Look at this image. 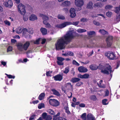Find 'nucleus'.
<instances>
[{"instance_id": "obj_16", "label": "nucleus", "mask_w": 120, "mask_h": 120, "mask_svg": "<svg viewBox=\"0 0 120 120\" xmlns=\"http://www.w3.org/2000/svg\"><path fill=\"white\" fill-rule=\"evenodd\" d=\"M70 16L71 18L74 17L76 15L75 9L73 8H71L70 10Z\"/></svg>"}, {"instance_id": "obj_14", "label": "nucleus", "mask_w": 120, "mask_h": 120, "mask_svg": "<svg viewBox=\"0 0 120 120\" xmlns=\"http://www.w3.org/2000/svg\"><path fill=\"white\" fill-rule=\"evenodd\" d=\"M57 63L59 65H63L64 63L63 61L65 60V59L62 57H58L57 58Z\"/></svg>"}, {"instance_id": "obj_31", "label": "nucleus", "mask_w": 120, "mask_h": 120, "mask_svg": "<svg viewBox=\"0 0 120 120\" xmlns=\"http://www.w3.org/2000/svg\"><path fill=\"white\" fill-rule=\"evenodd\" d=\"M102 80H100L99 82L100 83L98 84V85L100 87L104 88L105 87V85L102 84Z\"/></svg>"}, {"instance_id": "obj_19", "label": "nucleus", "mask_w": 120, "mask_h": 120, "mask_svg": "<svg viewBox=\"0 0 120 120\" xmlns=\"http://www.w3.org/2000/svg\"><path fill=\"white\" fill-rule=\"evenodd\" d=\"M54 79L56 81H60L62 79V76L60 75H57L53 77Z\"/></svg>"}, {"instance_id": "obj_60", "label": "nucleus", "mask_w": 120, "mask_h": 120, "mask_svg": "<svg viewBox=\"0 0 120 120\" xmlns=\"http://www.w3.org/2000/svg\"><path fill=\"white\" fill-rule=\"evenodd\" d=\"M79 106L81 107H85V105L84 103H81L79 105Z\"/></svg>"}, {"instance_id": "obj_39", "label": "nucleus", "mask_w": 120, "mask_h": 120, "mask_svg": "<svg viewBox=\"0 0 120 120\" xmlns=\"http://www.w3.org/2000/svg\"><path fill=\"white\" fill-rule=\"evenodd\" d=\"M65 86L67 88H72V85H71V83H68L65 84Z\"/></svg>"}, {"instance_id": "obj_48", "label": "nucleus", "mask_w": 120, "mask_h": 120, "mask_svg": "<svg viewBox=\"0 0 120 120\" xmlns=\"http://www.w3.org/2000/svg\"><path fill=\"white\" fill-rule=\"evenodd\" d=\"M72 63L73 64L77 66H78L79 65V64L75 60L73 61Z\"/></svg>"}, {"instance_id": "obj_47", "label": "nucleus", "mask_w": 120, "mask_h": 120, "mask_svg": "<svg viewBox=\"0 0 120 120\" xmlns=\"http://www.w3.org/2000/svg\"><path fill=\"white\" fill-rule=\"evenodd\" d=\"M90 98L91 100H93L94 101H95L96 100L97 98L95 96L92 95L90 96Z\"/></svg>"}, {"instance_id": "obj_38", "label": "nucleus", "mask_w": 120, "mask_h": 120, "mask_svg": "<svg viewBox=\"0 0 120 120\" xmlns=\"http://www.w3.org/2000/svg\"><path fill=\"white\" fill-rule=\"evenodd\" d=\"M112 6L110 5H107L105 7V9L106 10L110 9H112Z\"/></svg>"}, {"instance_id": "obj_45", "label": "nucleus", "mask_w": 120, "mask_h": 120, "mask_svg": "<svg viewBox=\"0 0 120 120\" xmlns=\"http://www.w3.org/2000/svg\"><path fill=\"white\" fill-rule=\"evenodd\" d=\"M44 107V105L43 103L39 104L38 106V108L39 109H41Z\"/></svg>"}, {"instance_id": "obj_29", "label": "nucleus", "mask_w": 120, "mask_h": 120, "mask_svg": "<svg viewBox=\"0 0 120 120\" xmlns=\"http://www.w3.org/2000/svg\"><path fill=\"white\" fill-rule=\"evenodd\" d=\"M80 80V79L78 78H73L71 80V81L73 83L77 82Z\"/></svg>"}, {"instance_id": "obj_53", "label": "nucleus", "mask_w": 120, "mask_h": 120, "mask_svg": "<svg viewBox=\"0 0 120 120\" xmlns=\"http://www.w3.org/2000/svg\"><path fill=\"white\" fill-rule=\"evenodd\" d=\"M12 50V47L11 46H9L8 48L7 51L8 52L11 51Z\"/></svg>"}, {"instance_id": "obj_2", "label": "nucleus", "mask_w": 120, "mask_h": 120, "mask_svg": "<svg viewBox=\"0 0 120 120\" xmlns=\"http://www.w3.org/2000/svg\"><path fill=\"white\" fill-rule=\"evenodd\" d=\"M90 69L92 70H97L98 68L100 69H102L101 71L102 73L104 74H108L109 72L110 73L112 72L111 70V68L109 64H107L105 67L101 64L99 65V66L95 64H92L90 66Z\"/></svg>"}, {"instance_id": "obj_58", "label": "nucleus", "mask_w": 120, "mask_h": 120, "mask_svg": "<svg viewBox=\"0 0 120 120\" xmlns=\"http://www.w3.org/2000/svg\"><path fill=\"white\" fill-rule=\"evenodd\" d=\"M59 117H58L56 116L55 115L54 116L53 120H59Z\"/></svg>"}, {"instance_id": "obj_51", "label": "nucleus", "mask_w": 120, "mask_h": 120, "mask_svg": "<svg viewBox=\"0 0 120 120\" xmlns=\"http://www.w3.org/2000/svg\"><path fill=\"white\" fill-rule=\"evenodd\" d=\"M67 52V53L68 54V56H73L74 55V54L71 51H68Z\"/></svg>"}, {"instance_id": "obj_59", "label": "nucleus", "mask_w": 120, "mask_h": 120, "mask_svg": "<svg viewBox=\"0 0 120 120\" xmlns=\"http://www.w3.org/2000/svg\"><path fill=\"white\" fill-rule=\"evenodd\" d=\"M28 32L29 33L31 34H32L33 32L32 29L31 28L29 29V30H28Z\"/></svg>"}, {"instance_id": "obj_35", "label": "nucleus", "mask_w": 120, "mask_h": 120, "mask_svg": "<svg viewBox=\"0 0 120 120\" xmlns=\"http://www.w3.org/2000/svg\"><path fill=\"white\" fill-rule=\"evenodd\" d=\"M97 39V38L96 37L92 38L90 40V43L92 44H94L96 42Z\"/></svg>"}, {"instance_id": "obj_3", "label": "nucleus", "mask_w": 120, "mask_h": 120, "mask_svg": "<svg viewBox=\"0 0 120 120\" xmlns=\"http://www.w3.org/2000/svg\"><path fill=\"white\" fill-rule=\"evenodd\" d=\"M30 44L29 41L26 42L24 44L21 43H19L17 45L18 49L21 51H23L24 50H27Z\"/></svg>"}, {"instance_id": "obj_43", "label": "nucleus", "mask_w": 120, "mask_h": 120, "mask_svg": "<svg viewBox=\"0 0 120 120\" xmlns=\"http://www.w3.org/2000/svg\"><path fill=\"white\" fill-rule=\"evenodd\" d=\"M69 70V67H66L65 68V70L63 71V72L67 74L68 73Z\"/></svg>"}, {"instance_id": "obj_4", "label": "nucleus", "mask_w": 120, "mask_h": 120, "mask_svg": "<svg viewBox=\"0 0 120 120\" xmlns=\"http://www.w3.org/2000/svg\"><path fill=\"white\" fill-rule=\"evenodd\" d=\"M39 16H40L42 17L43 20V23L44 24L46 25V27L49 28H51V25L47 22L48 21L49 19L48 17L45 15L41 14H40Z\"/></svg>"}, {"instance_id": "obj_63", "label": "nucleus", "mask_w": 120, "mask_h": 120, "mask_svg": "<svg viewBox=\"0 0 120 120\" xmlns=\"http://www.w3.org/2000/svg\"><path fill=\"white\" fill-rule=\"evenodd\" d=\"M82 84V82H78L76 84V85L77 86H79Z\"/></svg>"}, {"instance_id": "obj_26", "label": "nucleus", "mask_w": 120, "mask_h": 120, "mask_svg": "<svg viewBox=\"0 0 120 120\" xmlns=\"http://www.w3.org/2000/svg\"><path fill=\"white\" fill-rule=\"evenodd\" d=\"M40 30L43 35L46 34L47 33V30L45 28H41Z\"/></svg>"}, {"instance_id": "obj_28", "label": "nucleus", "mask_w": 120, "mask_h": 120, "mask_svg": "<svg viewBox=\"0 0 120 120\" xmlns=\"http://www.w3.org/2000/svg\"><path fill=\"white\" fill-rule=\"evenodd\" d=\"M99 32V33L103 35L107 34L108 33L107 31L103 29H100Z\"/></svg>"}, {"instance_id": "obj_25", "label": "nucleus", "mask_w": 120, "mask_h": 120, "mask_svg": "<svg viewBox=\"0 0 120 120\" xmlns=\"http://www.w3.org/2000/svg\"><path fill=\"white\" fill-rule=\"evenodd\" d=\"M102 6V4L100 2H98L95 3L94 5V7L98 8H101Z\"/></svg>"}, {"instance_id": "obj_56", "label": "nucleus", "mask_w": 120, "mask_h": 120, "mask_svg": "<svg viewBox=\"0 0 120 120\" xmlns=\"http://www.w3.org/2000/svg\"><path fill=\"white\" fill-rule=\"evenodd\" d=\"M118 9L120 11V6L119 7H116V8L115 10V12L117 13L119 12V11L118 10Z\"/></svg>"}, {"instance_id": "obj_44", "label": "nucleus", "mask_w": 120, "mask_h": 120, "mask_svg": "<svg viewBox=\"0 0 120 120\" xmlns=\"http://www.w3.org/2000/svg\"><path fill=\"white\" fill-rule=\"evenodd\" d=\"M93 22L94 25L97 26H99L101 24L100 22L95 20H94Z\"/></svg>"}, {"instance_id": "obj_41", "label": "nucleus", "mask_w": 120, "mask_h": 120, "mask_svg": "<svg viewBox=\"0 0 120 120\" xmlns=\"http://www.w3.org/2000/svg\"><path fill=\"white\" fill-rule=\"evenodd\" d=\"M86 113H83L81 116V117L82 118L83 120H86Z\"/></svg>"}, {"instance_id": "obj_46", "label": "nucleus", "mask_w": 120, "mask_h": 120, "mask_svg": "<svg viewBox=\"0 0 120 120\" xmlns=\"http://www.w3.org/2000/svg\"><path fill=\"white\" fill-rule=\"evenodd\" d=\"M99 15H100L101 16L103 17L104 18H105V17L104 15L102 14H98L97 15H93L92 16L93 17H98Z\"/></svg>"}, {"instance_id": "obj_12", "label": "nucleus", "mask_w": 120, "mask_h": 120, "mask_svg": "<svg viewBox=\"0 0 120 120\" xmlns=\"http://www.w3.org/2000/svg\"><path fill=\"white\" fill-rule=\"evenodd\" d=\"M42 116L43 118L45 120H52V117L50 115H47L46 112H44L42 114Z\"/></svg>"}, {"instance_id": "obj_6", "label": "nucleus", "mask_w": 120, "mask_h": 120, "mask_svg": "<svg viewBox=\"0 0 120 120\" xmlns=\"http://www.w3.org/2000/svg\"><path fill=\"white\" fill-rule=\"evenodd\" d=\"M105 55L109 59L112 60L115 59V54L112 52L109 51L105 53Z\"/></svg>"}, {"instance_id": "obj_50", "label": "nucleus", "mask_w": 120, "mask_h": 120, "mask_svg": "<svg viewBox=\"0 0 120 120\" xmlns=\"http://www.w3.org/2000/svg\"><path fill=\"white\" fill-rule=\"evenodd\" d=\"M4 22L6 25L8 26H10V25L11 23L10 22L7 20L5 21H4Z\"/></svg>"}, {"instance_id": "obj_24", "label": "nucleus", "mask_w": 120, "mask_h": 120, "mask_svg": "<svg viewBox=\"0 0 120 120\" xmlns=\"http://www.w3.org/2000/svg\"><path fill=\"white\" fill-rule=\"evenodd\" d=\"M37 19V18L36 15L34 14L31 15L29 18L30 20L32 21H34Z\"/></svg>"}, {"instance_id": "obj_40", "label": "nucleus", "mask_w": 120, "mask_h": 120, "mask_svg": "<svg viewBox=\"0 0 120 120\" xmlns=\"http://www.w3.org/2000/svg\"><path fill=\"white\" fill-rule=\"evenodd\" d=\"M58 18L59 19L64 20L65 18V17L62 15H59L58 16Z\"/></svg>"}, {"instance_id": "obj_17", "label": "nucleus", "mask_w": 120, "mask_h": 120, "mask_svg": "<svg viewBox=\"0 0 120 120\" xmlns=\"http://www.w3.org/2000/svg\"><path fill=\"white\" fill-rule=\"evenodd\" d=\"M89 76V75L88 74H85L83 75H82L80 74L78 75V77L81 79H87L88 78Z\"/></svg>"}, {"instance_id": "obj_37", "label": "nucleus", "mask_w": 120, "mask_h": 120, "mask_svg": "<svg viewBox=\"0 0 120 120\" xmlns=\"http://www.w3.org/2000/svg\"><path fill=\"white\" fill-rule=\"evenodd\" d=\"M23 19L24 21H27L29 18V16L28 14L23 15Z\"/></svg>"}, {"instance_id": "obj_23", "label": "nucleus", "mask_w": 120, "mask_h": 120, "mask_svg": "<svg viewBox=\"0 0 120 120\" xmlns=\"http://www.w3.org/2000/svg\"><path fill=\"white\" fill-rule=\"evenodd\" d=\"M71 3L70 1H65L62 3V4L65 7L69 6L70 5Z\"/></svg>"}, {"instance_id": "obj_11", "label": "nucleus", "mask_w": 120, "mask_h": 120, "mask_svg": "<svg viewBox=\"0 0 120 120\" xmlns=\"http://www.w3.org/2000/svg\"><path fill=\"white\" fill-rule=\"evenodd\" d=\"M3 5L6 7L10 8L13 6V2L11 0H9L4 2Z\"/></svg>"}, {"instance_id": "obj_33", "label": "nucleus", "mask_w": 120, "mask_h": 120, "mask_svg": "<svg viewBox=\"0 0 120 120\" xmlns=\"http://www.w3.org/2000/svg\"><path fill=\"white\" fill-rule=\"evenodd\" d=\"M64 108L66 112L68 114H70V112L69 110L68 107V104H66V105L64 107Z\"/></svg>"}, {"instance_id": "obj_8", "label": "nucleus", "mask_w": 120, "mask_h": 120, "mask_svg": "<svg viewBox=\"0 0 120 120\" xmlns=\"http://www.w3.org/2000/svg\"><path fill=\"white\" fill-rule=\"evenodd\" d=\"M71 24V22H66L61 24L56 25L55 26L58 28H61Z\"/></svg>"}, {"instance_id": "obj_62", "label": "nucleus", "mask_w": 120, "mask_h": 120, "mask_svg": "<svg viewBox=\"0 0 120 120\" xmlns=\"http://www.w3.org/2000/svg\"><path fill=\"white\" fill-rule=\"evenodd\" d=\"M80 20L82 22H85L87 21V19L85 18H83L81 19Z\"/></svg>"}, {"instance_id": "obj_52", "label": "nucleus", "mask_w": 120, "mask_h": 120, "mask_svg": "<svg viewBox=\"0 0 120 120\" xmlns=\"http://www.w3.org/2000/svg\"><path fill=\"white\" fill-rule=\"evenodd\" d=\"M5 74L7 75V77H8V78H13V79H14L15 78V76H13L11 75H8L7 74Z\"/></svg>"}, {"instance_id": "obj_57", "label": "nucleus", "mask_w": 120, "mask_h": 120, "mask_svg": "<svg viewBox=\"0 0 120 120\" xmlns=\"http://www.w3.org/2000/svg\"><path fill=\"white\" fill-rule=\"evenodd\" d=\"M105 96H108L109 94V91L108 90H107L105 91Z\"/></svg>"}, {"instance_id": "obj_7", "label": "nucleus", "mask_w": 120, "mask_h": 120, "mask_svg": "<svg viewBox=\"0 0 120 120\" xmlns=\"http://www.w3.org/2000/svg\"><path fill=\"white\" fill-rule=\"evenodd\" d=\"M75 4L76 6L80 8L79 11L81 10V8L84 5V3L83 0H75Z\"/></svg>"}, {"instance_id": "obj_55", "label": "nucleus", "mask_w": 120, "mask_h": 120, "mask_svg": "<svg viewBox=\"0 0 120 120\" xmlns=\"http://www.w3.org/2000/svg\"><path fill=\"white\" fill-rule=\"evenodd\" d=\"M107 101V100L106 99H104L102 100V102L103 104V105H106L107 104H106V102Z\"/></svg>"}, {"instance_id": "obj_36", "label": "nucleus", "mask_w": 120, "mask_h": 120, "mask_svg": "<svg viewBox=\"0 0 120 120\" xmlns=\"http://www.w3.org/2000/svg\"><path fill=\"white\" fill-rule=\"evenodd\" d=\"M86 30L82 29H79L77 30V31L78 33H82L86 32Z\"/></svg>"}, {"instance_id": "obj_30", "label": "nucleus", "mask_w": 120, "mask_h": 120, "mask_svg": "<svg viewBox=\"0 0 120 120\" xmlns=\"http://www.w3.org/2000/svg\"><path fill=\"white\" fill-rule=\"evenodd\" d=\"M22 30V29L20 27H18L15 30L16 32L18 34L21 33Z\"/></svg>"}, {"instance_id": "obj_61", "label": "nucleus", "mask_w": 120, "mask_h": 120, "mask_svg": "<svg viewBox=\"0 0 120 120\" xmlns=\"http://www.w3.org/2000/svg\"><path fill=\"white\" fill-rule=\"evenodd\" d=\"M1 64L3 65L4 66H6L7 67V63L6 62L3 61H2L1 62Z\"/></svg>"}, {"instance_id": "obj_22", "label": "nucleus", "mask_w": 120, "mask_h": 120, "mask_svg": "<svg viewBox=\"0 0 120 120\" xmlns=\"http://www.w3.org/2000/svg\"><path fill=\"white\" fill-rule=\"evenodd\" d=\"M51 91L54 95L58 96H60V94L59 92L55 89H52Z\"/></svg>"}, {"instance_id": "obj_27", "label": "nucleus", "mask_w": 120, "mask_h": 120, "mask_svg": "<svg viewBox=\"0 0 120 120\" xmlns=\"http://www.w3.org/2000/svg\"><path fill=\"white\" fill-rule=\"evenodd\" d=\"M87 34L90 37H91L94 35L95 34V32L94 31H87Z\"/></svg>"}, {"instance_id": "obj_32", "label": "nucleus", "mask_w": 120, "mask_h": 120, "mask_svg": "<svg viewBox=\"0 0 120 120\" xmlns=\"http://www.w3.org/2000/svg\"><path fill=\"white\" fill-rule=\"evenodd\" d=\"M47 112L51 115H54L55 114V113L53 110L51 109L48 110Z\"/></svg>"}, {"instance_id": "obj_20", "label": "nucleus", "mask_w": 120, "mask_h": 120, "mask_svg": "<svg viewBox=\"0 0 120 120\" xmlns=\"http://www.w3.org/2000/svg\"><path fill=\"white\" fill-rule=\"evenodd\" d=\"M86 8L88 9H92L93 8V3L92 2L90 1L86 5Z\"/></svg>"}, {"instance_id": "obj_42", "label": "nucleus", "mask_w": 120, "mask_h": 120, "mask_svg": "<svg viewBox=\"0 0 120 120\" xmlns=\"http://www.w3.org/2000/svg\"><path fill=\"white\" fill-rule=\"evenodd\" d=\"M112 15V13L110 11H108V12H107L106 13V16L109 17H111Z\"/></svg>"}, {"instance_id": "obj_34", "label": "nucleus", "mask_w": 120, "mask_h": 120, "mask_svg": "<svg viewBox=\"0 0 120 120\" xmlns=\"http://www.w3.org/2000/svg\"><path fill=\"white\" fill-rule=\"evenodd\" d=\"M45 96V94L44 93H41L39 96V99L40 100L43 99Z\"/></svg>"}, {"instance_id": "obj_5", "label": "nucleus", "mask_w": 120, "mask_h": 120, "mask_svg": "<svg viewBox=\"0 0 120 120\" xmlns=\"http://www.w3.org/2000/svg\"><path fill=\"white\" fill-rule=\"evenodd\" d=\"M17 8L19 13L22 15H24L26 12L25 6L20 4L18 5Z\"/></svg>"}, {"instance_id": "obj_10", "label": "nucleus", "mask_w": 120, "mask_h": 120, "mask_svg": "<svg viewBox=\"0 0 120 120\" xmlns=\"http://www.w3.org/2000/svg\"><path fill=\"white\" fill-rule=\"evenodd\" d=\"M23 31V35L27 39H28L30 38V36L28 34V32L27 29L23 28L22 30Z\"/></svg>"}, {"instance_id": "obj_15", "label": "nucleus", "mask_w": 120, "mask_h": 120, "mask_svg": "<svg viewBox=\"0 0 120 120\" xmlns=\"http://www.w3.org/2000/svg\"><path fill=\"white\" fill-rule=\"evenodd\" d=\"M78 70L80 72H86L88 70L87 68L83 66H81L79 67L78 69Z\"/></svg>"}, {"instance_id": "obj_9", "label": "nucleus", "mask_w": 120, "mask_h": 120, "mask_svg": "<svg viewBox=\"0 0 120 120\" xmlns=\"http://www.w3.org/2000/svg\"><path fill=\"white\" fill-rule=\"evenodd\" d=\"M49 103L50 105L54 106H57L60 104V103L58 101L55 99H50L49 101Z\"/></svg>"}, {"instance_id": "obj_54", "label": "nucleus", "mask_w": 120, "mask_h": 120, "mask_svg": "<svg viewBox=\"0 0 120 120\" xmlns=\"http://www.w3.org/2000/svg\"><path fill=\"white\" fill-rule=\"evenodd\" d=\"M52 72V71H49L46 72V75L47 76H51V74Z\"/></svg>"}, {"instance_id": "obj_13", "label": "nucleus", "mask_w": 120, "mask_h": 120, "mask_svg": "<svg viewBox=\"0 0 120 120\" xmlns=\"http://www.w3.org/2000/svg\"><path fill=\"white\" fill-rule=\"evenodd\" d=\"M112 37L110 36L108 37L106 39L107 45L108 47H110L111 45L112 42Z\"/></svg>"}, {"instance_id": "obj_64", "label": "nucleus", "mask_w": 120, "mask_h": 120, "mask_svg": "<svg viewBox=\"0 0 120 120\" xmlns=\"http://www.w3.org/2000/svg\"><path fill=\"white\" fill-rule=\"evenodd\" d=\"M35 117L34 115H33L31 116L29 119V120H34V119Z\"/></svg>"}, {"instance_id": "obj_18", "label": "nucleus", "mask_w": 120, "mask_h": 120, "mask_svg": "<svg viewBox=\"0 0 120 120\" xmlns=\"http://www.w3.org/2000/svg\"><path fill=\"white\" fill-rule=\"evenodd\" d=\"M117 14L116 15V18L115 19L114 22L116 23L120 21V13L119 12L116 13Z\"/></svg>"}, {"instance_id": "obj_49", "label": "nucleus", "mask_w": 120, "mask_h": 120, "mask_svg": "<svg viewBox=\"0 0 120 120\" xmlns=\"http://www.w3.org/2000/svg\"><path fill=\"white\" fill-rule=\"evenodd\" d=\"M41 39L40 38H38L36 40L34 41V44H38L39 43V41Z\"/></svg>"}, {"instance_id": "obj_1", "label": "nucleus", "mask_w": 120, "mask_h": 120, "mask_svg": "<svg viewBox=\"0 0 120 120\" xmlns=\"http://www.w3.org/2000/svg\"><path fill=\"white\" fill-rule=\"evenodd\" d=\"M71 30L64 36L58 40L57 43L55 45L57 50L63 49L64 47V44H67L74 37L73 29L71 28Z\"/></svg>"}, {"instance_id": "obj_21", "label": "nucleus", "mask_w": 120, "mask_h": 120, "mask_svg": "<svg viewBox=\"0 0 120 120\" xmlns=\"http://www.w3.org/2000/svg\"><path fill=\"white\" fill-rule=\"evenodd\" d=\"M87 120H95V118L92 114L89 113L87 116Z\"/></svg>"}]
</instances>
